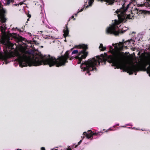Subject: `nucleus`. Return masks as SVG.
<instances>
[{"instance_id":"e433bc0d","label":"nucleus","mask_w":150,"mask_h":150,"mask_svg":"<svg viewBox=\"0 0 150 150\" xmlns=\"http://www.w3.org/2000/svg\"><path fill=\"white\" fill-rule=\"evenodd\" d=\"M29 20V18L27 20L28 21Z\"/></svg>"},{"instance_id":"c85d7f7f","label":"nucleus","mask_w":150,"mask_h":150,"mask_svg":"<svg viewBox=\"0 0 150 150\" xmlns=\"http://www.w3.org/2000/svg\"><path fill=\"white\" fill-rule=\"evenodd\" d=\"M147 13L150 15V11H147Z\"/></svg>"},{"instance_id":"39448f33","label":"nucleus","mask_w":150,"mask_h":150,"mask_svg":"<svg viewBox=\"0 0 150 150\" xmlns=\"http://www.w3.org/2000/svg\"><path fill=\"white\" fill-rule=\"evenodd\" d=\"M130 5V3L127 4L126 6L125 3L122 4V23L125 22L128 19L132 18L130 14H125Z\"/></svg>"},{"instance_id":"72a5a7b5","label":"nucleus","mask_w":150,"mask_h":150,"mask_svg":"<svg viewBox=\"0 0 150 150\" xmlns=\"http://www.w3.org/2000/svg\"><path fill=\"white\" fill-rule=\"evenodd\" d=\"M150 67H149V66L148 67V68H147V69H150Z\"/></svg>"},{"instance_id":"4468645a","label":"nucleus","mask_w":150,"mask_h":150,"mask_svg":"<svg viewBox=\"0 0 150 150\" xmlns=\"http://www.w3.org/2000/svg\"><path fill=\"white\" fill-rule=\"evenodd\" d=\"M25 38H23L22 37H20L17 38L18 42H21L22 41H25Z\"/></svg>"},{"instance_id":"423d86ee","label":"nucleus","mask_w":150,"mask_h":150,"mask_svg":"<svg viewBox=\"0 0 150 150\" xmlns=\"http://www.w3.org/2000/svg\"><path fill=\"white\" fill-rule=\"evenodd\" d=\"M87 132V133L86 132H84L83 133V135H85L87 139H93V136L94 135H101L103 134L102 132H98L94 133L91 130H88Z\"/></svg>"},{"instance_id":"9d476101","label":"nucleus","mask_w":150,"mask_h":150,"mask_svg":"<svg viewBox=\"0 0 150 150\" xmlns=\"http://www.w3.org/2000/svg\"><path fill=\"white\" fill-rule=\"evenodd\" d=\"M67 24H67L66 25L65 28L63 30V32L64 33L63 35L65 38H66L68 35L69 34V30L67 26Z\"/></svg>"},{"instance_id":"c9c22d12","label":"nucleus","mask_w":150,"mask_h":150,"mask_svg":"<svg viewBox=\"0 0 150 150\" xmlns=\"http://www.w3.org/2000/svg\"><path fill=\"white\" fill-rule=\"evenodd\" d=\"M64 41H65V42H66V40H64Z\"/></svg>"},{"instance_id":"b1692460","label":"nucleus","mask_w":150,"mask_h":150,"mask_svg":"<svg viewBox=\"0 0 150 150\" xmlns=\"http://www.w3.org/2000/svg\"><path fill=\"white\" fill-rule=\"evenodd\" d=\"M71 18H73V19L74 20H75V18H74V16H72L71 17Z\"/></svg>"},{"instance_id":"ddd939ff","label":"nucleus","mask_w":150,"mask_h":150,"mask_svg":"<svg viewBox=\"0 0 150 150\" xmlns=\"http://www.w3.org/2000/svg\"><path fill=\"white\" fill-rule=\"evenodd\" d=\"M93 0H89L88 1V5H87V6H86V8H85V9H86L87 8H88L89 6H91L93 2Z\"/></svg>"},{"instance_id":"6e6552de","label":"nucleus","mask_w":150,"mask_h":150,"mask_svg":"<svg viewBox=\"0 0 150 150\" xmlns=\"http://www.w3.org/2000/svg\"><path fill=\"white\" fill-rule=\"evenodd\" d=\"M2 42L3 44L5 45L9 48L13 49L14 45L10 42L9 39L7 40L6 41L5 39H3Z\"/></svg>"},{"instance_id":"393cba45","label":"nucleus","mask_w":150,"mask_h":150,"mask_svg":"<svg viewBox=\"0 0 150 150\" xmlns=\"http://www.w3.org/2000/svg\"><path fill=\"white\" fill-rule=\"evenodd\" d=\"M29 18H30L31 17V15L30 14H28V16H27Z\"/></svg>"},{"instance_id":"4be33fe9","label":"nucleus","mask_w":150,"mask_h":150,"mask_svg":"<svg viewBox=\"0 0 150 150\" xmlns=\"http://www.w3.org/2000/svg\"><path fill=\"white\" fill-rule=\"evenodd\" d=\"M16 29H18V30L20 32H23V31L22 30H21V29H18L17 28H16Z\"/></svg>"},{"instance_id":"a211bd4d","label":"nucleus","mask_w":150,"mask_h":150,"mask_svg":"<svg viewBox=\"0 0 150 150\" xmlns=\"http://www.w3.org/2000/svg\"><path fill=\"white\" fill-rule=\"evenodd\" d=\"M78 51L77 50H74L73 51L72 53V54H78Z\"/></svg>"},{"instance_id":"2f4dec72","label":"nucleus","mask_w":150,"mask_h":150,"mask_svg":"<svg viewBox=\"0 0 150 150\" xmlns=\"http://www.w3.org/2000/svg\"><path fill=\"white\" fill-rule=\"evenodd\" d=\"M25 27V26H23L22 28L23 29H24V28Z\"/></svg>"},{"instance_id":"7c9ffc66","label":"nucleus","mask_w":150,"mask_h":150,"mask_svg":"<svg viewBox=\"0 0 150 150\" xmlns=\"http://www.w3.org/2000/svg\"><path fill=\"white\" fill-rule=\"evenodd\" d=\"M127 1V0H124V1L125 2V3Z\"/></svg>"},{"instance_id":"c756f323","label":"nucleus","mask_w":150,"mask_h":150,"mask_svg":"<svg viewBox=\"0 0 150 150\" xmlns=\"http://www.w3.org/2000/svg\"><path fill=\"white\" fill-rule=\"evenodd\" d=\"M122 33H123L124 32H125V30H123V28H122Z\"/></svg>"},{"instance_id":"9b49d317","label":"nucleus","mask_w":150,"mask_h":150,"mask_svg":"<svg viewBox=\"0 0 150 150\" xmlns=\"http://www.w3.org/2000/svg\"><path fill=\"white\" fill-rule=\"evenodd\" d=\"M98 1H100L102 2L103 1L106 2L108 3V5L113 4L115 1V0H98Z\"/></svg>"},{"instance_id":"cd10ccee","label":"nucleus","mask_w":150,"mask_h":150,"mask_svg":"<svg viewBox=\"0 0 150 150\" xmlns=\"http://www.w3.org/2000/svg\"><path fill=\"white\" fill-rule=\"evenodd\" d=\"M2 7H3V5H2V4L1 3V2H0V8Z\"/></svg>"},{"instance_id":"bb28decb","label":"nucleus","mask_w":150,"mask_h":150,"mask_svg":"<svg viewBox=\"0 0 150 150\" xmlns=\"http://www.w3.org/2000/svg\"><path fill=\"white\" fill-rule=\"evenodd\" d=\"M18 5H19V4H13V6H18Z\"/></svg>"},{"instance_id":"6ab92c4d","label":"nucleus","mask_w":150,"mask_h":150,"mask_svg":"<svg viewBox=\"0 0 150 150\" xmlns=\"http://www.w3.org/2000/svg\"><path fill=\"white\" fill-rule=\"evenodd\" d=\"M129 43V42L128 41L127 42H125L124 40H122V49H123V47L124 46V44L125 43Z\"/></svg>"},{"instance_id":"a878e982","label":"nucleus","mask_w":150,"mask_h":150,"mask_svg":"<svg viewBox=\"0 0 150 150\" xmlns=\"http://www.w3.org/2000/svg\"><path fill=\"white\" fill-rule=\"evenodd\" d=\"M23 4V2H21L18 4L20 5H21Z\"/></svg>"},{"instance_id":"f3484780","label":"nucleus","mask_w":150,"mask_h":150,"mask_svg":"<svg viewBox=\"0 0 150 150\" xmlns=\"http://www.w3.org/2000/svg\"><path fill=\"white\" fill-rule=\"evenodd\" d=\"M85 7H84L83 8H81L80 10H79V9L78 10V11L77 12V13H75L74 14L75 16H77V14L78 13H79V12H81V11H83V9Z\"/></svg>"},{"instance_id":"7ed1b4c3","label":"nucleus","mask_w":150,"mask_h":150,"mask_svg":"<svg viewBox=\"0 0 150 150\" xmlns=\"http://www.w3.org/2000/svg\"><path fill=\"white\" fill-rule=\"evenodd\" d=\"M117 14L118 20H115L114 23L108 27L106 30L107 34H113L117 35L122 33V29H119L118 25L122 23V7L119 9H117L115 12Z\"/></svg>"},{"instance_id":"0eeeda50","label":"nucleus","mask_w":150,"mask_h":150,"mask_svg":"<svg viewBox=\"0 0 150 150\" xmlns=\"http://www.w3.org/2000/svg\"><path fill=\"white\" fill-rule=\"evenodd\" d=\"M5 10L2 7L0 8V20L1 23H5L6 20L5 17Z\"/></svg>"},{"instance_id":"2eb2a0df","label":"nucleus","mask_w":150,"mask_h":150,"mask_svg":"<svg viewBox=\"0 0 150 150\" xmlns=\"http://www.w3.org/2000/svg\"><path fill=\"white\" fill-rule=\"evenodd\" d=\"M144 5L146 7H149L150 6V0H147L146 2L144 3Z\"/></svg>"},{"instance_id":"5701e85b","label":"nucleus","mask_w":150,"mask_h":150,"mask_svg":"<svg viewBox=\"0 0 150 150\" xmlns=\"http://www.w3.org/2000/svg\"><path fill=\"white\" fill-rule=\"evenodd\" d=\"M82 140H81L78 143V144L77 145H79L81 143V142H82Z\"/></svg>"},{"instance_id":"f8f14e48","label":"nucleus","mask_w":150,"mask_h":150,"mask_svg":"<svg viewBox=\"0 0 150 150\" xmlns=\"http://www.w3.org/2000/svg\"><path fill=\"white\" fill-rule=\"evenodd\" d=\"M99 48L101 51H104L106 49V47H104L102 44H100L99 47Z\"/></svg>"},{"instance_id":"dca6fc26","label":"nucleus","mask_w":150,"mask_h":150,"mask_svg":"<svg viewBox=\"0 0 150 150\" xmlns=\"http://www.w3.org/2000/svg\"><path fill=\"white\" fill-rule=\"evenodd\" d=\"M6 4L7 5L10 4L11 2L13 3L14 1V0H6Z\"/></svg>"},{"instance_id":"20e7f679","label":"nucleus","mask_w":150,"mask_h":150,"mask_svg":"<svg viewBox=\"0 0 150 150\" xmlns=\"http://www.w3.org/2000/svg\"><path fill=\"white\" fill-rule=\"evenodd\" d=\"M124 56V53L122 52V71H127L129 73V75H132L134 73L135 75H136L137 71H139L140 70L142 71L143 70L145 71L146 70L147 65L149 64V62H143L141 67L133 64L125 67L123 59Z\"/></svg>"},{"instance_id":"f03ea898","label":"nucleus","mask_w":150,"mask_h":150,"mask_svg":"<svg viewBox=\"0 0 150 150\" xmlns=\"http://www.w3.org/2000/svg\"><path fill=\"white\" fill-rule=\"evenodd\" d=\"M112 45L114 48L110 46L108 51L112 55H108L105 52L100 56H97L96 59L93 57L89 59L82 63L80 66L81 69L83 71H87V73L90 75V71L96 70V66L99 65L100 62L102 64H105L107 61L112 63V66L122 70V42L113 43Z\"/></svg>"},{"instance_id":"f704fd0d","label":"nucleus","mask_w":150,"mask_h":150,"mask_svg":"<svg viewBox=\"0 0 150 150\" xmlns=\"http://www.w3.org/2000/svg\"><path fill=\"white\" fill-rule=\"evenodd\" d=\"M70 19H69L68 20V22H69V21H70Z\"/></svg>"},{"instance_id":"f257e3e1","label":"nucleus","mask_w":150,"mask_h":150,"mask_svg":"<svg viewBox=\"0 0 150 150\" xmlns=\"http://www.w3.org/2000/svg\"><path fill=\"white\" fill-rule=\"evenodd\" d=\"M74 48L82 49V50L79 51L78 55L75 58L78 59V64H80L83 59H85L88 54V52L86 50L88 49V45L85 44L76 45L70 50L67 51L64 55H62L57 59L54 57L51 56L50 55H43L40 54L35 59L31 60H28L27 56L24 55V67L31 66H38L42 64L44 65H48L50 67H51L54 65L56 67H59L64 65L65 63L68 62L67 60L69 58L71 60L73 58L70 57L69 52L72 50Z\"/></svg>"},{"instance_id":"aec40b11","label":"nucleus","mask_w":150,"mask_h":150,"mask_svg":"<svg viewBox=\"0 0 150 150\" xmlns=\"http://www.w3.org/2000/svg\"><path fill=\"white\" fill-rule=\"evenodd\" d=\"M78 146V145H75V144L74 145H73L71 146V148H76L77 146Z\"/></svg>"},{"instance_id":"58836bf2","label":"nucleus","mask_w":150,"mask_h":150,"mask_svg":"<svg viewBox=\"0 0 150 150\" xmlns=\"http://www.w3.org/2000/svg\"><path fill=\"white\" fill-rule=\"evenodd\" d=\"M41 47H43V46H41Z\"/></svg>"},{"instance_id":"1a4fd4ad","label":"nucleus","mask_w":150,"mask_h":150,"mask_svg":"<svg viewBox=\"0 0 150 150\" xmlns=\"http://www.w3.org/2000/svg\"><path fill=\"white\" fill-rule=\"evenodd\" d=\"M13 57V55L11 54L8 52H7L5 53L4 55H2V58L5 61L6 64L7 63V59Z\"/></svg>"},{"instance_id":"473e14b6","label":"nucleus","mask_w":150,"mask_h":150,"mask_svg":"<svg viewBox=\"0 0 150 150\" xmlns=\"http://www.w3.org/2000/svg\"><path fill=\"white\" fill-rule=\"evenodd\" d=\"M2 28H4L3 27H2L1 28V29L3 30L2 29Z\"/></svg>"},{"instance_id":"412c9836","label":"nucleus","mask_w":150,"mask_h":150,"mask_svg":"<svg viewBox=\"0 0 150 150\" xmlns=\"http://www.w3.org/2000/svg\"><path fill=\"white\" fill-rule=\"evenodd\" d=\"M67 150H72L71 148H70V146H69L68 148L67 149Z\"/></svg>"},{"instance_id":"4c0bfd02","label":"nucleus","mask_w":150,"mask_h":150,"mask_svg":"<svg viewBox=\"0 0 150 150\" xmlns=\"http://www.w3.org/2000/svg\"><path fill=\"white\" fill-rule=\"evenodd\" d=\"M149 76H150V74H149Z\"/></svg>"}]
</instances>
